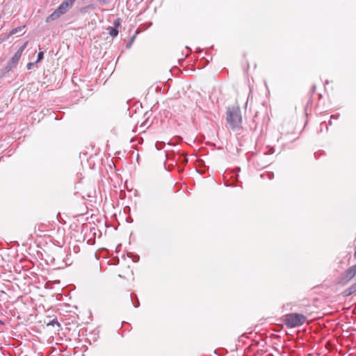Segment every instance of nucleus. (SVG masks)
I'll return each mask as SVG.
<instances>
[{
  "label": "nucleus",
  "instance_id": "1",
  "mask_svg": "<svg viewBox=\"0 0 356 356\" xmlns=\"http://www.w3.org/2000/svg\"><path fill=\"white\" fill-rule=\"evenodd\" d=\"M227 121L233 129L240 128L242 123L241 109L238 105H234L228 108L227 112Z\"/></svg>",
  "mask_w": 356,
  "mask_h": 356
},
{
  "label": "nucleus",
  "instance_id": "2",
  "mask_svg": "<svg viewBox=\"0 0 356 356\" xmlns=\"http://www.w3.org/2000/svg\"><path fill=\"white\" fill-rule=\"evenodd\" d=\"M307 321V317L298 313H290L283 317V321L286 326L289 328L299 327L303 325Z\"/></svg>",
  "mask_w": 356,
  "mask_h": 356
},
{
  "label": "nucleus",
  "instance_id": "3",
  "mask_svg": "<svg viewBox=\"0 0 356 356\" xmlns=\"http://www.w3.org/2000/svg\"><path fill=\"white\" fill-rule=\"evenodd\" d=\"M74 1L75 0L64 1L52 14L47 17L46 22H49L50 21H53L58 18L61 15L67 13V10L72 6Z\"/></svg>",
  "mask_w": 356,
  "mask_h": 356
},
{
  "label": "nucleus",
  "instance_id": "4",
  "mask_svg": "<svg viewBox=\"0 0 356 356\" xmlns=\"http://www.w3.org/2000/svg\"><path fill=\"white\" fill-rule=\"evenodd\" d=\"M356 276V265H353L348 268L341 276L339 284L346 285Z\"/></svg>",
  "mask_w": 356,
  "mask_h": 356
},
{
  "label": "nucleus",
  "instance_id": "5",
  "mask_svg": "<svg viewBox=\"0 0 356 356\" xmlns=\"http://www.w3.org/2000/svg\"><path fill=\"white\" fill-rule=\"evenodd\" d=\"M27 42H26L14 54L13 58H11L10 61L8 64V67H9V70L12 67H15L17 63L19 62L22 52L24 50L25 47H26Z\"/></svg>",
  "mask_w": 356,
  "mask_h": 356
},
{
  "label": "nucleus",
  "instance_id": "6",
  "mask_svg": "<svg viewBox=\"0 0 356 356\" xmlns=\"http://www.w3.org/2000/svg\"><path fill=\"white\" fill-rule=\"evenodd\" d=\"M356 291V284L343 292L345 296H348Z\"/></svg>",
  "mask_w": 356,
  "mask_h": 356
},
{
  "label": "nucleus",
  "instance_id": "7",
  "mask_svg": "<svg viewBox=\"0 0 356 356\" xmlns=\"http://www.w3.org/2000/svg\"><path fill=\"white\" fill-rule=\"evenodd\" d=\"M108 30L109 35H111L112 37H115L118 34V31L116 28L109 26L108 28Z\"/></svg>",
  "mask_w": 356,
  "mask_h": 356
},
{
  "label": "nucleus",
  "instance_id": "8",
  "mask_svg": "<svg viewBox=\"0 0 356 356\" xmlns=\"http://www.w3.org/2000/svg\"><path fill=\"white\" fill-rule=\"evenodd\" d=\"M24 28V26H19V27H17L14 29H13L10 33V35H13L19 31H22V29Z\"/></svg>",
  "mask_w": 356,
  "mask_h": 356
},
{
  "label": "nucleus",
  "instance_id": "9",
  "mask_svg": "<svg viewBox=\"0 0 356 356\" xmlns=\"http://www.w3.org/2000/svg\"><path fill=\"white\" fill-rule=\"evenodd\" d=\"M44 54L42 51H40L38 54L37 62L40 61L43 58Z\"/></svg>",
  "mask_w": 356,
  "mask_h": 356
},
{
  "label": "nucleus",
  "instance_id": "10",
  "mask_svg": "<svg viewBox=\"0 0 356 356\" xmlns=\"http://www.w3.org/2000/svg\"><path fill=\"white\" fill-rule=\"evenodd\" d=\"M32 65H33V63H28V64H27V68H28L29 70V69H31V68Z\"/></svg>",
  "mask_w": 356,
  "mask_h": 356
},
{
  "label": "nucleus",
  "instance_id": "11",
  "mask_svg": "<svg viewBox=\"0 0 356 356\" xmlns=\"http://www.w3.org/2000/svg\"><path fill=\"white\" fill-rule=\"evenodd\" d=\"M115 24L116 26H119V25H120V23H119V22L118 21V22H115Z\"/></svg>",
  "mask_w": 356,
  "mask_h": 356
},
{
  "label": "nucleus",
  "instance_id": "12",
  "mask_svg": "<svg viewBox=\"0 0 356 356\" xmlns=\"http://www.w3.org/2000/svg\"><path fill=\"white\" fill-rule=\"evenodd\" d=\"M2 323L1 321L0 320V324Z\"/></svg>",
  "mask_w": 356,
  "mask_h": 356
}]
</instances>
